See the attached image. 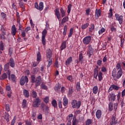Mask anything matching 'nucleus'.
Wrapping results in <instances>:
<instances>
[{
  "label": "nucleus",
  "mask_w": 125,
  "mask_h": 125,
  "mask_svg": "<svg viewBox=\"0 0 125 125\" xmlns=\"http://www.w3.org/2000/svg\"><path fill=\"white\" fill-rule=\"evenodd\" d=\"M110 29L111 32H117V28H115V25L113 24H110Z\"/></svg>",
  "instance_id": "obj_38"
},
{
  "label": "nucleus",
  "mask_w": 125,
  "mask_h": 125,
  "mask_svg": "<svg viewBox=\"0 0 125 125\" xmlns=\"http://www.w3.org/2000/svg\"><path fill=\"white\" fill-rule=\"evenodd\" d=\"M102 13V11L100 9H96V12H95V17L96 18H98L99 17H100L101 16V14Z\"/></svg>",
  "instance_id": "obj_17"
},
{
  "label": "nucleus",
  "mask_w": 125,
  "mask_h": 125,
  "mask_svg": "<svg viewBox=\"0 0 125 125\" xmlns=\"http://www.w3.org/2000/svg\"><path fill=\"white\" fill-rule=\"evenodd\" d=\"M43 101L45 103H46V104H47V103L49 102V97L46 96L44 98Z\"/></svg>",
  "instance_id": "obj_57"
},
{
  "label": "nucleus",
  "mask_w": 125,
  "mask_h": 125,
  "mask_svg": "<svg viewBox=\"0 0 125 125\" xmlns=\"http://www.w3.org/2000/svg\"><path fill=\"white\" fill-rule=\"evenodd\" d=\"M102 116V111L100 109H98L97 110L96 112V117L97 119L99 120V119H101V117Z\"/></svg>",
  "instance_id": "obj_16"
},
{
  "label": "nucleus",
  "mask_w": 125,
  "mask_h": 125,
  "mask_svg": "<svg viewBox=\"0 0 125 125\" xmlns=\"http://www.w3.org/2000/svg\"><path fill=\"white\" fill-rule=\"evenodd\" d=\"M42 42L43 45H45L46 43V39H45V37H42Z\"/></svg>",
  "instance_id": "obj_51"
},
{
  "label": "nucleus",
  "mask_w": 125,
  "mask_h": 125,
  "mask_svg": "<svg viewBox=\"0 0 125 125\" xmlns=\"http://www.w3.org/2000/svg\"><path fill=\"white\" fill-rule=\"evenodd\" d=\"M118 124V121H116V117L114 116H112L110 122V125H115Z\"/></svg>",
  "instance_id": "obj_15"
},
{
  "label": "nucleus",
  "mask_w": 125,
  "mask_h": 125,
  "mask_svg": "<svg viewBox=\"0 0 125 125\" xmlns=\"http://www.w3.org/2000/svg\"><path fill=\"white\" fill-rule=\"evenodd\" d=\"M42 60V56L41 55V53L38 52L37 53V61L38 63L41 62V60Z\"/></svg>",
  "instance_id": "obj_36"
},
{
  "label": "nucleus",
  "mask_w": 125,
  "mask_h": 125,
  "mask_svg": "<svg viewBox=\"0 0 125 125\" xmlns=\"http://www.w3.org/2000/svg\"><path fill=\"white\" fill-rule=\"evenodd\" d=\"M46 53L47 60H50V59H52L51 58V57H52V51L50 48H49L46 50Z\"/></svg>",
  "instance_id": "obj_8"
},
{
  "label": "nucleus",
  "mask_w": 125,
  "mask_h": 125,
  "mask_svg": "<svg viewBox=\"0 0 125 125\" xmlns=\"http://www.w3.org/2000/svg\"><path fill=\"white\" fill-rule=\"evenodd\" d=\"M113 109V103L112 102H110L108 104V111L109 112H112Z\"/></svg>",
  "instance_id": "obj_32"
},
{
  "label": "nucleus",
  "mask_w": 125,
  "mask_h": 125,
  "mask_svg": "<svg viewBox=\"0 0 125 125\" xmlns=\"http://www.w3.org/2000/svg\"><path fill=\"white\" fill-rule=\"evenodd\" d=\"M123 17L122 15L120 16L119 14H115V18L116 20L119 21V23L120 24V25L123 24Z\"/></svg>",
  "instance_id": "obj_9"
},
{
  "label": "nucleus",
  "mask_w": 125,
  "mask_h": 125,
  "mask_svg": "<svg viewBox=\"0 0 125 125\" xmlns=\"http://www.w3.org/2000/svg\"><path fill=\"white\" fill-rule=\"evenodd\" d=\"M47 61H48V63L47 65V69H48V68H49L50 67V66H51V65H52V59L47 60Z\"/></svg>",
  "instance_id": "obj_50"
},
{
  "label": "nucleus",
  "mask_w": 125,
  "mask_h": 125,
  "mask_svg": "<svg viewBox=\"0 0 125 125\" xmlns=\"http://www.w3.org/2000/svg\"><path fill=\"white\" fill-rule=\"evenodd\" d=\"M73 92H74V86H70L68 90V95L71 96L73 94Z\"/></svg>",
  "instance_id": "obj_30"
},
{
  "label": "nucleus",
  "mask_w": 125,
  "mask_h": 125,
  "mask_svg": "<svg viewBox=\"0 0 125 125\" xmlns=\"http://www.w3.org/2000/svg\"><path fill=\"white\" fill-rule=\"evenodd\" d=\"M17 118L16 116H14L13 119L12 120V122H11V125H14V124H15V123L16 122V120H17Z\"/></svg>",
  "instance_id": "obj_61"
},
{
  "label": "nucleus",
  "mask_w": 125,
  "mask_h": 125,
  "mask_svg": "<svg viewBox=\"0 0 125 125\" xmlns=\"http://www.w3.org/2000/svg\"><path fill=\"white\" fill-rule=\"evenodd\" d=\"M5 79H7V75H6V73H4L0 77V80H1V81H3V80H5Z\"/></svg>",
  "instance_id": "obj_44"
},
{
  "label": "nucleus",
  "mask_w": 125,
  "mask_h": 125,
  "mask_svg": "<svg viewBox=\"0 0 125 125\" xmlns=\"http://www.w3.org/2000/svg\"><path fill=\"white\" fill-rule=\"evenodd\" d=\"M22 106L23 107V108H25V107H26V106H27V100H26L25 99H24L22 101Z\"/></svg>",
  "instance_id": "obj_55"
},
{
  "label": "nucleus",
  "mask_w": 125,
  "mask_h": 125,
  "mask_svg": "<svg viewBox=\"0 0 125 125\" xmlns=\"http://www.w3.org/2000/svg\"><path fill=\"white\" fill-rule=\"evenodd\" d=\"M72 9V4H69L67 7V13L68 15L70 14V12H71V10Z\"/></svg>",
  "instance_id": "obj_49"
},
{
  "label": "nucleus",
  "mask_w": 125,
  "mask_h": 125,
  "mask_svg": "<svg viewBox=\"0 0 125 125\" xmlns=\"http://www.w3.org/2000/svg\"><path fill=\"white\" fill-rule=\"evenodd\" d=\"M78 120L73 119L72 121V125H78Z\"/></svg>",
  "instance_id": "obj_60"
},
{
  "label": "nucleus",
  "mask_w": 125,
  "mask_h": 125,
  "mask_svg": "<svg viewBox=\"0 0 125 125\" xmlns=\"http://www.w3.org/2000/svg\"><path fill=\"white\" fill-rule=\"evenodd\" d=\"M99 73H98V71H94V79H96L97 80V77H98V75Z\"/></svg>",
  "instance_id": "obj_58"
},
{
  "label": "nucleus",
  "mask_w": 125,
  "mask_h": 125,
  "mask_svg": "<svg viewBox=\"0 0 125 125\" xmlns=\"http://www.w3.org/2000/svg\"><path fill=\"white\" fill-rule=\"evenodd\" d=\"M19 6L21 9H25V6H24V2L19 3Z\"/></svg>",
  "instance_id": "obj_59"
},
{
  "label": "nucleus",
  "mask_w": 125,
  "mask_h": 125,
  "mask_svg": "<svg viewBox=\"0 0 125 125\" xmlns=\"http://www.w3.org/2000/svg\"><path fill=\"white\" fill-rule=\"evenodd\" d=\"M31 83H34L35 82H36V76H35L34 75H32L31 76Z\"/></svg>",
  "instance_id": "obj_52"
},
{
  "label": "nucleus",
  "mask_w": 125,
  "mask_h": 125,
  "mask_svg": "<svg viewBox=\"0 0 125 125\" xmlns=\"http://www.w3.org/2000/svg\"><path fill=\"white\" fill-rule=\"evenodd\" d=\"M55 15L56 16L58 20H60V19H61V14H60V12L58 9H56L55 11Z\"/></svg>",
  "instance_id": "obj_18"
},
{
  "label": "nucleus",
  "mask_w": 125,
  "mask_h": 125,
  "mask_svg": "<svg viewBox=\"0 0 125 125\" xmlns=\"http://www.w3.org/2000/svg\"><path fill=\"white\" fill-rule=\"evenodd\" d=\"M3 50H4V45H3V42H2V41H0V54H2V51H3Z\"/></svg>",
  "instance_id": "obj_28"
},
{
  "label": "nucleus",
  "mask_w": 125,
  "mask_h": 125,
  "mask_svg": "<svg viewBox=\"0 0 125 125\" xmlns=\"http://www.w3.org/2000/svg\"><path fill=\"white\" fill-rule=\"evenodd\" d=\"M9 65L11 67V68H14L15 67V61L12 58H10L9 62H8Z\"/></svg>",
  "instance_id": "obj_13"
},
{
  "label": "nucleus",
  "mask_w": 125,
  "mask_h": 125,
  "mask_svg": "<svg viewBox=\"0 0 125 125\" xmlns=\"http://www.w3.org/2000/svg\"><path fill=\"white\" fill-rule=\"evenodd\" d=\"M67 79L68 81H70L71 83H73V77H72V75H69L67 77Z\"/></svg>",
  "instance_id": "obj_64"
},
{
  "label": "nucleus",
  "mask_w": 125,
  "mask_h": 125,
  "mask_svg": "<svg viewBox=\"0 0 125 125\" xmlns=\"http://www.w3.org/2000/svg\"><path fill=\"white\" fill-rule=\"evenodd\" d=\"M83 43L85 45L89 44L90 42H91V36H88L84 37L83 40Z\"/></svg>",
  "instance_id": "obj_6"
},
{
  "label": "nucleus",
  "mask_w": 125,
  "mask_h": 125,
  "mask_svg": "<svg viewBox=\"0 0 125 125\" xmlns=\"http://www.w3.org/2000/svg\"><path fill=\"white\" fill-rule=\"evenodd\" d=\"M5 120L8 123L9 122V114L7 112L5 113Z\"/></svg>",
  "instance_id": "obj_45"
},
{
  "label": "nucleus",
  "mask_w": 125,
  "mask_h": 125,
  "mask_svg": "<svg viewBox=\"0 0 125 125\" xmlns=\"http://www.w3.org/2000/svg\"><path fill=\"white\" fill-rule=\"evenodd\" d=\"M98 76L99 82H102V80H103V73L101 71H99Z\"/></svg>",
  "instance_id": "obj_34"
},
{
  "label": "nucleus",
  "mask_w": 125,
  "mask_h": 125,
  "mask_svg": "<svg viewBox=\"0 0 125 125\" xmlns=\"http://www.w3.org/2000/svg\"><path fill=\"white\" fill-rule=\"evenodd\" d=\"M97 92H98V86H94L93 88V93L97 94Z\"/></svg>",
  "instance_id": "obj_40"
},
{
  "label": "nucleus",
  "mask_w": 125,
  "mask_h": 125,
  "mask_svg": "<svg viewBox=\"0 0 125 125\" xmlns=\"http://www.w3.org/2000/svg\"><path fill=\"white\" fill-rule=\"evenodd\" d=\"M60 88H61V84L59 83L54 87L55 91H56V92H60Z\"/></svg>",
  "instance_id": "obj_24"
},
{
  "label": "nucleus",
  "mask_w": 125,
  "mask_h": 125,
  "mask_svg": "<svg viewBox=\"0 0 125 125\" xmlns=\"http://www.w3.org/2000/svg\"><path fill=\"white\" fill-rule=\"evenodd\" d=\"M71 105L73 109H75L76 108H77V109H79V108L81 107V105H82V102H81V101L78 102L76 100H73L71 102Z\"/></svg>",
  "instance_id": "obj_2"
},
{
  "label": "nucleus",
  "mask_w": 125,
  "mask_h": 125,
  "mask_svg": "<svg viewBox=\"0 0 125 125\" xmlns=\"http://www.w3.org/2000/svg\"><path fill=\"white\" fill-rule=\"evenodd\" d=\"M125 42V38L122 39V38H121V45L120 46L121 47H123V46H124V43Z\"/></svg>",
  "instance_id": "obj_63"
},
{
  "label": "nucleus",
  "mask_w": 125,
  "mask_h": 125,
  "mask_svg": "<svg viewBox=\"0 0 125 125\" xmlns=\"http://www.w3.org/2000/svg\"><path fill=\"white\" fill-rule=\"evenodd\" d=\"M40 103H41V101L40 100V98H37L34 100L33 104H32L33 107L37 108L39 107L40 105Z\"/></svg>",
  "instance_id": "obj_10"
},
{
  "label": "nucleus",
  "mask_w": 125,
  "mask_h": 125,
  "mask_svg": "<svg viewBox=\"0 0 125 125\" xmlns=\"http://www.w3.org/2000/svg\"><path fill=\"white\" fill-rule=\"evenodd\" d=\"M41 88L42 89H45V90H46L47 89V86L46 85H45V84H42L41 85Z\"/></svg>",
  "instance_id": "obj_62"
},
{
  "label": "nucleus",
  "mask_w": 125,
  "mask_h": 125,
  "mask_svg": "<svg viewBox=\"0 0 125 125\" xmlns=\"http://www.w3.org/2000/svg\"><path fill=\"white\" fill-rule=\"evenodd\" d=\"M73 117H74V115L73 114H70L68 115L67 117V119L68 120V122H71L72 120H73Z\"/></svg>",
  "instance_id": "obj_47"
},
{
  "label": "nucleus",
  "mask_w": 125,
  "mask_h": 125,
  "mask_svg": "<svg viewBox=\"0 0 125 125\" xmlns=\"http://www.w3.org/2000/svg\"><path fill=\"white\" fill-rule=\"evenodd\" d=\"M76 88L77 91H81V82H77L76 85Z\"/></svg>",
  "instance_id": "obj_35"
},
{
  "label": "nucleus",
  "mask_w": 125,
  "mask_h": 125,
  "mask_svg": "<svg viewBox=\"0 0 125 125\" xmlns=\"http://www.w3.org/2000/svg\"><path fill=\"white\" fill-rule=\"evenodd\" d=\"M40 69L39 67H35L32 70V74L34 75H36V74H38L39 73Z\"/></svg>",
  "instance_id": "obj_41"
},
{
  "label": "nucleus",
  "mask_w": 125,
  "mask_h": 125,
  "mask_svg": "<svg viewBox=\"0 0 125 125\" xmlns=\"http://www.w3.org/2000/svg\"><path fill=\"white\" fill-rule=\"evenodd\" d=\"M47 34V31L46 30V29H44L42 32V37H46Z\"/></svg>",
  "instance_id": "obj_54"
},
{
  "label": "nucleus",
  "mask_w": 125,
  "mask_h": 125,
  "mask_svg": "<svg viewBox=\"0 0 125 125\" xmlns=\"http://www.w3.org/2000/svg\"><path fill=\"white\" fill-rule=\"evenodd\" d=\"M23 94L26 98H29L30 97V93H29V91L28 90L23 89Z\"/></svg>",
  "instance_id": "obj_23"
},
{
  "label": "nucleus",
  "mask_w": 125,
  "mask_h": 125,
  "mask_svg": "<svg viewBox=\"0 0 125 125\" xmlns=\"http://www.w3.org/2000/svg\"><path fill=\"white\" fill-rule=\"evenodd\" d=\"M16 32H17V29L15 27V25H13L11 28V35L14 37L16 35Z\"/></svg>",
  "instance_id": "obj_19"
},
{
  "label": "nucleus",
  "mask_w": 125,
  "mask_h": 125,
  "mask_svg": "<svg viewBox=\"0 0 125 125\" xmlns=\"http://www.w3.org/2000/svg\"><path fill=\"white\" fill-rule=\"evenodd\" d=\"M29 82V79L27 76H22L20 80V84L21 85H24L25 84V83H27Z\"/></svg>",
  "instance_id": "obj_7"
},
{
  "label": "nucleus",
  "mask_w": 125,
  "mask_h": 125,
  "mask_svg": "<svg viewBox=\"0 0 125 125\" xmlns=\"http://www.w3.org/2000/svg\"><path fill=\"white\" fill-rule=\"evenodd\" d=\"M113 89H114L115 90H119L120 89V87L118 86L117 85H116L115 84H112L110 86L108 89V91H112Z\"/></svg>",
  "instance_id": "obj_14"
},
{
  "label": "nucleus",
  "mask_w": 125,
  "mask_h": 125,
  "mask_svg": "<svg viewBox=\"0 0 125 125\" xmlns=\"http://www.w3.org/2000/svg\"><path fill=\"white\" fill-rule=\"evenodd\" d=\"M31 96L33 97V98H37L38 97V93L36 92L35 90H32L31 92Z\"/></svg>",
  "instance_id": "obj_37"
},
{
  "label": "nucleus",
  "mask_w": 125,
  "mask_h": 125,
  "mask_svg": "<svg viewBox=\"0 0 125 125\" xmlns=\"http://www.w3.org/2000/svg\"><path fill=\"white\" fill-rule=\"evenodd\" d=\"M72 62H73V57H69L65 62V65L68 66V65H70Z\"/></svg>",
  "instance_id": "obj_22"
},
{
  "label": "nucleus",
  "mask_w": 125,
  "mask_h": 125,
  "mask_svg": "<svg viewBox=\"0 0 125 125\" xmlns=\"http://www.w3.org/2000/svg\"><path fill=\"white\" fill-rule=\"evenodd\" d=\"M116 69L117 70V71H120V70H121V71H123V69H122V66H121V62H118L117 64Z\"/></svg>",
  "instance_id": "obj_42"
},
{
  "label": "nucleus",
  "mask_w": 125,
  "mask_h": 125,
  "mask_svg": "<svg viewBox=\"0 0 125 125\" xmlns=\"http://www.w3.org/2000/svg\"><path fill=\"white\" fill-rule=\"evenodd\" d=\"M92 124V120L91 119H87L86 121L85 125H90Z\"/></svg>",
  "instance_id": "obj_56"
},
{
  "label": "nucleus",
  "mask_w": 125,
  "mask_h": 125,
  "mask_svg": "<svg viewBox=\"0 0 125 125\" xmlns=\"http://www.w3.org/2000/svg\"><path fill=\"white\" fill-rule=\"evenodd\" d=\"M69 104V101H68V99L66 97H64L63 98V105L65 107V106H67Z\"/></svg>",
  "instance_id": "obj_26"
},
{
  "label": "nucleus",
  "mask_w": 125,
  "mask_h": 125,
  "mask_svg": "<svg viewBox=\"0 0 125 125\" xmlns=\"http://www.w3.org/2000/svg\"><path fill=\"white\" fill-rule=\"evenodd\" d=\"M79 60L81 64H83V53H80L79 54Z\"/></svg>",
  "instance_id": "obj_25"
},
{
  "label": "nucleus",
  "mask_w": 125,
  "mask_h": 125,
  "mask_svg": "<svg viewBox=\"0 0 125 125\" xmlns=\"http://www.w3.org/2000/svg\"><path fill=\"white\" fill-rule=\"evenodd\" d=\"M90 27L89 28V32L90 33H92L93 31H94V29H95V26L94 25V23H92L90 24Z\"/></svg>",
  "instance_id": "obj_33"
},
{
  "label": "nucleus",
  "mask_w": 125,
  "mask_h": 125,
  "mask_svg": "<svg viewBox=\"0 0 125 125\" xmlns=\"http://www.w3.org/2000/svg\"><path fill=\"white\" fill-rule=\"evenodd\" d=\"M60 13L61 15L63 18V17H65L66 16V11L63 9V8H61L60 9Z\"/></svg>",
  "instance_id": "obj_27"
},
{
  "label": "nucleus",
  "mask_w": 125,
  "mask_h": 125,
  "mask_svg": "<svg viewBox=\"0 0 125 125\" xmlns=\"http://www.w3.org/2000/svg\"><path fill=\"white\" fill-rule=\"evenodd\" d=\"M93 53H94V49H93L91 45H89L87 51V55H88L89 58H90L91 56L93 55Z\"/></svg>",
  "instance_id": "obj_4"
},
{
  "label": "nucleus",
  "mask_w": 125,
  "mask_h": 125,
  "mask_svg": "<svg viewBox=\"0 0 125 125\" xmlns=\"http://www.w3.org/2000/svg\"><path fill=\"white\" fill-rule=\"evenodd\" d=\"M111 75L113 80L115 82H118V80L123 76V71H122V69L118 71L116 68H114L112 71Z\"/></svg>",
  "instance_id": "obj_1"
},
{
  "label": "nucleus",
  "mask_w": 125,
  "mask_h": 125,
  "mask_svg": "<svg viewBox=\"0 0 125 125\" xmlns=\"http://www.w3.org/2000/svg\"><path fill=\"white\" fill-rule=\"evenodd\" d=\"M73 33H74V28H71L69 30V33L68 36V38H71L73 36Z\"/></svg>",
  "instance_id": "obj_46"
},
{
  "label": "nucleus",
  "mask_w": 125,
  "mask_h": 125,
  "mask_svg": "<svg viewBox=\"0 0 125 125\" xmlns=\"http://www.w3.org/2000/svg\"><path fill=\"white\" fill-rule=\"evenodd\" d=\"M116 101V95L114 93H111L109 94V97H108V100L110 101Z\"/></svg>",
  "instance_id": "obj_20"
},
{
  "label": "nucleus",
  "mask_w": 125,
  "mask_h": 125,
  "mask_svg": "<svg viewBox=\"0 0 125 125\" xmlns=\"http://www.w3.org/2000/svg\"><path fill=\"white\" fill-rule=\"evenodd\" d=\"M8 70H9V64L7 63L4 65V70L6 71H9Z\"/></svg>",
  "instance_id": "obj_48"
},
{
  "label": "nucleus",
  "mask_w": 125,
  "mask_h": 125,
  "mask_svg": "<svg viewBox=\"0 0 125 125\" xmlns=\"http://www.w3.org/2000/svg\"><path fill=\"white\" fill-rule=\"evenodd\" d=\"M69 20V17L67 16L63 17V19L62 20V25H64L66 22H67V21Z\"/></svg>",
  "instance_id": "obj_29"
},
{
  "label": "nucleus",
  "mask_w": 125,
  "mask_h": 125,
  "mask_svg": "<svg viewBox=\"0 0 125 125\" xmlns=\"http://www.w3.org/2000/svg\"><path fill=\"white\" fill-rule=\"evenodd\" d=\"M35 8H36V9H38V10H40V11H42L43 10V2H41L39 4H38V2L35 3Z\"/></svg>",
  "instance_id": "obj_5"
},
{
  "label": "nucleus",
  "mask_w": 125,
  "mask_h": 125,
  "mask_svg": "<svg viewBox=\"0 0 125 125\" xmlns=\"http://www.w3.org/2000/svg\"><path fill=\"white\" fill-rule=\"evenodd\" d=\"M67 25H65L63 28V31L62 33L63 36L62 37V40H64V39H65V36L67 35Z\"/></svg>",
  "instance_id": "obj_21"
},
{
  "label": "nucleus",
  "mask_w": 125,
  "mask_h": 125,
  "mask_svg": "<svg viewBox=\"0 0 125 125\" xmlns=\"http://www.w3.org/2000/svg\"><path fill=\"white\" fill-rule=\"evenodd\" d=\"M67 47V41H63L61 45L60 49L61 51L64 50Z\"/></svg>",
  "instance_id": "obj_12"
},
{
  "label": "nucleus",
  "mask_w": 125,
  "mask_h": 125,
  "mask_svg": "<svg viewBox=\"0 0 125 125\" xmlns=\"http://www.w3.org/2000/svg\"><path fill=\"white\" fill-rule=\"evenodd\" d=\"M88 26H89V23H88L83 24L81 26V29L83 30V31L84 30H85V29L88 28Z\"/></svg>",
  "instance_id": "obj_39"
},
{
  "label": "nucleus",
  "mask_w": 125,
  "mask_h": 125,
  "mask_svg": "<svg viewBox=\"0 0 125 125\" xmlns=\"http://www.w3.org/2000/svg\"><path fill=\"white\" fill-rule=\"evenodd\" d=\"M113 17V9L110 8L109 9V13H108V18H111V17Z\"/></svg>",
  "instance_id": "obj_43"
},
{
  "label": "nucleus",
  "mask_w": 125,
  "mask_h": 125,
  "mask_svg": "<svg viewBox=\"0 0 125 125\" xmlns=\"http://www.w3.org/2000/svg\"><path fill=\"white\" fill-rule=\"evenodd\" d=\"M6 74L8 76V80H9V81L11 80L13 83H15V82H16V76H15V74H11V77H10V74H11V71L10 70H8V71H7Z\"/></svg>",
  "instance_id": "obj_3"
},
{
  "label": "nucleus",
  "mask_w": 125,
  "mask_h": 125,
  "mask_svg": "<svg viewBox=\"0 0 125 125\" xmlns=\"http://www.w3.org/2000/svg\"><path fill=\"white\" fill-rule=\"evenodd\" d=\"M51 104L53 107H54L55 108H57L58 107V104H57V101L56 100H53Z\"/></svg>",
  "instance_id": "obj_31"
},
{
  "label": "nucleus",
  "mask_w": 125,
  "mask_h": 125,
  "mask_svg": "<svg viewBox=\"0 0 125 125\" xmlns=\"http://www.w3.org/2000/svg\"><path fill=\"white\" fill-rule=\"evenodd\" d=\"M106 29L104 27H102L100 30L99 31V35H102L103 33H104Z\"/></svg>",
  "instance_id": "obj_53"
},
{
  "label": "nucleus",
  "mask_w": 125,
  "mask_h": 125,
  "mask_svg": "<svg viewBox=\"0 0 125 125\" xmlns=\"http://www.w3.org/2000/svg\"><path fill=\"white\" fill-rule=\"evenodd\" d=\"M36 86H39L42 83V77L39 76L36 78L35 82Z\"/></svg>",
  "instance_id": "obj_11"
}]
</instances>
